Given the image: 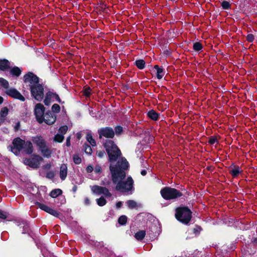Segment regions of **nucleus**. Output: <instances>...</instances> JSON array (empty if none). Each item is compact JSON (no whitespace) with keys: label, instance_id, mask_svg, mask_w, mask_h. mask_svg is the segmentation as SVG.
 I'll return each mask as SVG.
<instances>
[{"label":"nucleus","instance_id":"f257e3e1","mask_svg":"<svg viewBox=\"0 0 257 257\" xmlns=\"http://www.w3.org/2000/svg\"><path fill=\"white\" fill-rule=\"evenodd\" d=\"M113 182L116 184V190L121 192H126L133 188V180L131 177L125 179V174L123 171L116 172L112 165L110 166Z\"/></svg>","mask_w":257,"mask_h":257},{"label":"nucleus","instance_id":"f03ea898","mask_svg":"<svg viewBox=\"0 0 257 257\" xmlns=\"http://www.w3.org/2000/svg\"><path fill=\"white\" fill-rule=\"evenodd\" d=\"M24 81L28 83L32 95L38 101H41L44 97V88L39 83L38 77L32 73H29L24 76Z\"/></svg>","mask_w":257,"mask_h":257},{"label":"nucleus","instance_id":"7ed1b4c3","mask_svg":"<svg viewBox=\"0 0 257 257\" xmlns=\"http://www.w3.org/2000/svg\"><path fill=\"white\" fill-rule=\"evenodd\" d=\"M104 147L111 162L115 161L120 155V150L112 141H107L104 144Z\"/></svg>","mask_w":257,"mask_h":257},{"label":"nucleus","instance_id":"20e7f679","mask_svg":"<svg viewBox=\"0 0 257 257\" xmlns=\"http://www.w3.org/2000/svg\"><path fill=\"white\" fill-rule=\"evenodd\" d=\"M175 216L179 221L186 224L191 220V212L187 207H180L176 209Z\"/></svg>","mask_w":257,"mask_h":257},{"label":"nucleus","instance_id":"39448f33","mask_svg":"<svg viewBox=\"0 0 257 257\" xmlns=\"http://www.w3.org/2000/svg\"><path fill=\"white\" fill-rule=\"evenodd\" d=\"M33 143L37 145L40 150L44 156L49 157L51 154V151L47 148L46 142L41 136H36L33 138Z\"/></svg>","mask_w":257,"mask_h":257},{"label":"nucleus","instance_id":"423d86ee","mask_svg":"<svg viewBox=\"0 0 257 257\" xmlns=\"http://www.w3.org/2000/svg\"><path fill=\"white\" fill-rule=\"evenodd\" d=\"M162 196L166 200L174 199L182 196V193L174 188L165 187L161 190Z\"/></svg>","mask_w":257,"mask_h":257},{"label":"nucleus","instance_id":"0eeeda50","mask_svg":"<svg viewBox=\"0 0 257 257\" xmlns=\"http://www.w3.org/2000/svg\"><path fill=\"white\" fill-rule=\"evenodd\" d=\"M45 110L44 105L41 103H37L35 106V115L37 121L40 123L43 122Z\"/></svg>","mask_w":257,"mask_h":257},{"label":"nucleus","instance_id":"6e6552de","mask_svg":"<svg viewBox=\"0 0 257 257\" xmlns=\"http://www.w3.org/2000/svg\"><path fill=\"white\" fill-rule=\"evenodd\" d=\"M42 158L38 156H34L31 159H25L24 160V163L30 167L36 168L39 167Z\"/></svg>","mask_w":257,"mask_h":257},{"label":"nucleus","instance_id":"1a4fd4ad","mask_svg":"<svg viewBox=\"0 0 257 257\" xmlns=\"http://www.w3.org/2000/svg\"><path fill=\"white\" fill-rule=\"evenodd\" d=\"M25 141L20 138L15 139L13 143V146L12 148V151L16 155H18L19 152L23 150Z\"/></svg>","mask_w":257,"mask_h":257},{"label":"nucleus","instance_id":"9d476101","mask_svg":"<svg viewBox=\"0 0 257 257\" xmlns=\"http://www.w3.org/2000/svg\"><path fill=\"white\" fill-rule=\"evenodd\" d=\"M91 190L93 193L97 195L103 194L106 197L111 195L108 189L105 187L95 185L91 187Z\"/></svg>","mask_w":257,"mask_h":257},{"label":"nucleus","instance_id":"9b49d317","mask_svg":"<svg viewBox=\"0 0 257 257\" xmlns=\"http://www.w3.org/2000/svg\"><path fill=\"white\" fill-rule=\"evenodd\" d=\"M112 165L113 167V169L116 171V172L119 171H123L122 170L127 169L128 167V163L126 160L124 158H121L120 161L117 162V166L114 167L113 165L111 164L110 166Z\"/></svg>","mask_w":257,"mask_h":257},{"label":"nucleus","instance_id":"f8f14e48","mask_svg":"<svg viewBox=\"0 0 257 257\" xmlns=\"http://www.w3.org/2000/svg\"><path fill=\"white\" fill-rule=\"evenodd\" d=\"M98 134L100 138L102 137L112 138L114 135L113 130L110 127H105L100 129L98 130Z\"/></svg>","mask_w":257,"mask_h":257},{"label":"nucleus","instance_id":"ddd939ff","mask_svg":"<svg viewBox=\"0 0 257 257\" xmlns=\"http://www.w3.org/2000/svg\"><path fill=\"white\" fill-rule=\"evenodd\" d=\"M36 204L38 206V207L42 209V210L55 216V217H58L59 215V213L55 210L53 209L52 208H50V207L48 206L47 205H46L44 204L37 202Z\"/></svg>","mask_w":257,"mask_h":257},{"label":"nucleus","instance_id":"4468645a","mask_svg":"<svg viewBox=\"0 0 257 257\" xmlns=\"http://www.w3.org/2000/svg\"><path fill=\"white\" fill-rule=\"evenodd\" d=\"M7 93L9 96L16 99H18L22 101H24L25 100V97L16 89L11 88L7 91Z\"/></svg>","mask_w":257,"mask_h":257},{"label":"nucleus","instance_id":"2eb2a0df","mask_svg":"<svg viewBox=\"0 0 257 257\" xmlns=\"http://www.w3.org/2000/svg\"><path fill=\"white\" fill-rule=\"evenodd\" d=\"M56 120V116L55 115L51 113H47L43 116V121L48 125L53 124Z\"/></svg>","mask_w":257,"mask_h":257},{"label":"nucleus","instance_id":"dca6fc26","mask_svg":"<svg viewBox=\"0 0 257 257\" xmlns=\"http://www.w3.org/2000/svg\"><path fill=\"white\" fill-rule=\"evenodd\" d=\"M60 177L62 180H64L67 175V166L66 164H62L60 168Z\"/></svg>","mask_w":257,"mask_h":257},{"label":"nucleus","instance_id":"f3484780","mask_svg":"<svg viewBox=\"0 0 257 257\" xmlns=\"http://www.w3.org/2000/svg\"><path fill=\"white\" fill-rule=\"evenodd\" d=\"M23 151L27 154H31L33 152L32 144L30 142H25Z\"/></svg>","mask_w":257,"mask_h":257},{"label":"nucleus","instance_id":"a211bd4d","mask_svg":"<svg viewBox=\"0 0 257 257\" xmlns=\"http://www.w3.org/2000/svg\"><path fill=\"white\" fill-rule=\"evenodd\" d=\"M53 99V93L49 92L46 93L44 102L45 105H49Z\"/></svg>","mask_w":257,"mask_h":257},{"label":"nucleus","instance_id":"6ab92c4d","mask_svg":"<svg viewBox=\"0 0 257 257\" xmlns=\"http://www.w3.org/2000/svg\"><path fill=\"white\" fill-rule=\"evenodd\" d=\"M10 67V62L6 59L0 60V69L4 71Z\"/></svg>","mask_w":257,"mask_h":257},{"label":"nucleus","instance_id":"aec40b11","mask_svg":"<svg viewBox=\"0 0 257 257\" xmlns=\"http://www.w3.org/2000/svg\"><path fill=\"white\" fill-rule=\"evenodd\" d=\"M241 172L238 166H234L230 169V173L233 177H236Z\"/></svg>","mask_w":257,"mask_h":257},{"label":"nucleus","instance_id":"412c9836","mask_svg":"<svg viewBox=\"0 0 257 257\" xmlns=\"http://www.w3.org/2000/svg\"><path fill=\"white\" fill-rule=\"evenodd\" d=\"M9 112V109L7 107H3L0 112V118L2 119V121L4 122L5 117L7 116Z\"/></svg>","mask_w":257,"mask_h":257},{"label":"nucleus","instance_id":"4be33fe9","mask_svg":"<svg viewBox=\"0 0 257 257\" xmlns=\"http://www.w3.org/2000/svg\"><path fill=\"white\" fill-rule=\"evenodd\" d=\"M148 116L153 120H157L158 119L159 114L154 110H151L148 112Z\"/></svg>","mask_w":257,"mask_h":257},{"label":"nucleus","instance_id":"5701e85b","mask_svg":"<svg viewBox=\"0 0 257 257\" xmlns=\"http://www.w3.org/2000/svg\"><path fill=\"white\" fill-rule=\"evenodd\" d=\"M155 69L157 70V76L159 79H161L165 74L163 69L160 68L158 65H155Z\"/></svg>","mask_w":257,"mask_h":257},{"label":"nucleus","instance_id":"b1692460","mask_svg":"<svg viewBox=\"0 0 257 257\" xmlns=\"http://www.w3.org/2000/svg\"><path fill=\"white\" fill-rule=\"evenodd\" d=\"M10 72L14 76H19L21 73V71L18 67H14L11 69Z\"/></svg>","mask_w":257,"mask_h":257},{"label":"nucleus","instance_id":"393cba45","mask_svg":"<svg viewBox=\"0 0 257 257\" xmlns=\"http://www.w3.org/2000/svg\"><path fill=\"white\" fill-rule=\"evenodd\" d=\"M62 191L61 189H54V190H52L51 192L50 195L52 198H56L57 196L61 195L62 194Z\"/></svg>","mask_w":257,"mask_h":257},{"label":"nucleus","instance_id":"a878e982","mask_svg":"<svg viewBox=\"0 0 257 257\" xmlns=\"http://www.w3.org/2000/svg\"><path fill=\"white\" fill-rule=\"evenodd\" d=\"M145 235H146V232L145 231L140 230V231L137 232L135 234V236L137 239L142 240L144 238Z\"/></svg>","mask_w":257,"mask_h":257},{"label":"nucleus","instance_id":"bb28decb","mask_svg":"<svg viewBox=\"0 0 257 257\" xmlns=\"http://www.w3.org/2000/svg\"><path fill=\"white\" fill-rule=\"evenodd\" d=\"M86 140L92 146H95L96 145V142L90 134H87Z\"/></svg>","mask_w":257,"mask_h":257},{"label":"nucleus","instance_id":"cd10ccee","mask_svg":"<svg viewBox=\"0 0 257 257\" xmlns=\"http://www.w3.org/2000/svg\"><path fill=\"white\" fill-rule=\"evenodd\" d=\"M145 62L143 60H138L136 61V66L140 69L144 68Z\"/></svg>","mask_w":257,"mask_h":257},{"label":"nucleus","instance_id":"c85d7f7f","mask_svg":"<svg viewBox=\"0 0 257 257\" xmlns=\"http://www.w3.org/2000/svg\"><path fill=\"white\" fill-rule=\"evenodd\" d=\"M64 140V136L62 134H60L59 133L57 134L56 135H55L54 137V141L55 142L61 143Z\"/></svg>","mask_w":257,"mask_h":257},{"label":"nucleus","instance_id":"c756f323","mask_svg":"<svg viewBox=\"0 0 257 257\" xmlns=\"http://www.w3.org/2000/svg\"><path fill=\"white\" fill-rule=\"evenodd\" d=\"M97 204L100 206H103L106 204V200L103 197H100L96 199Z\"/></svg>","mask_w":257,"mask_h":257},{"label":"nucleus","instance_id":"7c9ffc66","mask_svg":"<svg viewBox=\"0 0 257 257\" xmlns=\"http://www.w3.org/2000/svg\"><path fill=\"white\" fill-rule=\"evenodd\" d=\"M126 203L130 208L133 209L137 207V203L134 200H128Z\"/></svg>","mask_w":257,"mask_h":257},{"label":"nucleus","instance_id":"2f4dec72","mask_svg":"<svg viewBox=\"0 0 257 257\" xmlns=\"http://www.w3.org/2000/svg\"><path fill=\"white\" fill-rule=\"evenodd\" d=\"M118 221L120 224L124 225L127 221V217L125 215H122L119 218Z\"/></svg>","mask_w":257,"mask_h":257},{"label":"nucleus","instance_id":"473e14b6","mask_svg":"<svg viewBox=\"0 0 257 257\" xmlns=\"http://www.w3.org/2000/svg\"><path fill=\"white\" fill-rule=\"evenodd\" d=\"M73 161L76 164H79L81 162V158L77 155H74L73 157Z\"/></svg>","mask_w":257,"mask_h":257},{"label":"nucleus","instance_id":"72a5a7b5","mask_svg":"<svg viewBox=\"0 0 257 257\" xmlns=\"http://www.w3.org/2000/svg\"><path fill=\"white\" fill-rule=\"evenodd\" d=\"M60 106L57 104H54L52 106V111L54 112L58 113L60 111Z\"/></svg>","mask_w":257,"mask_h":257},{"label":"nucleus","instance_id":"f704fd0d","mask_svg":"<svg viewBox=\"0 0 257 257\" xmlns=\"http://www.w3.org/2000/svg\"><path fill=\"white\" fill-rule=\"evenodd\" d=\"M202 48V45L199 42H196L193 45V48L195 51H200Z\"/></svg>","mask_w":257,"mask_h":257},{"label":"nucleus","instance_id":"c9c22d12","mask_svg":"<svg viewBox=\"0 0 257 257\" xmlns=\"http://www.w3.org/2000/svg\"><path fill=\"white\" fill-rule=\"evenodd\" d=\"M68 130V127L66 125H64L61 127L59 130V133L60 134H62L63 135L65 134Z\"/></svg>","mask_w":257,"mask_h":257},{"label":"nucleus","instance_id":"e433bc0d","mask_svg":"<svg viewBox=\"0 0 257 257\" xmlns=\"http://www.w3.org/2000/svg\"><path fill=\"white\" fill-rule=\"evenodd\" d=\"M84 151L85 152V153L87 154H91V153H92V149L91 148L87 145H86L84 146Z\"/></svg>","mask_w":257,"mask_h":257},{"label":"nucleus","instance_id":"4c0bfd02","mask_svg":"<svg viewBox=\"0 0 257 257\" xmlns=\"http://www.w3.org/2000/svg\"><path fill=\"white\" fill-rule=\"evenodd\" d=\"M0 82L5 88H7L9 86L8 82L3 78H0Z\"/></svg>","mask_w":257,"mask_h":257},{"label":"nucleus","instance_id":"58836bf2","mask_svg":"<svg viewBox=\"0 0 257 257\" xmlns=\"http://www.w3.org/2000/svg\"><path fill=\"white\" fill-rule=\"evenodd\" d=\"M222 7L224 9H227L229 7V3L226 1H223L222 3Z\"/></svg>","mask_w":257,"mask_h":257},{"label":"nucleus","instance_id":"ea45409f","mask_svg":"<svg viewBox=\"0 0 257 257\" xmlns=\"http://www.w3.org/2000/svg\"><path fill=\"white\" fill-rule=\"evenodd\" d=\"M122 131V127L120 126H117L115 127V133L116 134H120Z\"/></svg>","mask_w":257,"mask_h":257},{"label":"nucleus","instance_id":"a19ab883","mask_svg":"<svg viewBox=\"0 0 257 257\" xmlns=\"http://www.w3.org/2000/svg\"><path fill=\"white\" fill-rule=\"evenodd\" d=\"M247 40L248 41V42H252L253 40H254V36L252 35V34H248L247 36Z\"/></svg>","mask_w":257,"mask_h":257},{"label":"nucleus","instance_id":"79ce46f5","mask_svg":"<svg viewBox=\"0 0 257 257\" xmlns=\"http://www.w3.org/2000/svg\"><path fill=\"white\" fill-rule=\"evenodd\" d=\"M91 93V89L89 88H86L84 91V94L85 95L88 96Z\"/></svg>","mask_w":257,"mask_h":257},{"label":"nucleus","instance_id":"37998d69","mask_svg":"<svg viewBox=\"0 0 257 257\" xmlns=\"http://www.w3.org/2000/svg\"><path fill=\"white\" fill-rule=\"evenodd\" d=\"M46 177L48 178L52 179L54 177V173L53 172H49L47 174Z\"/></svg>","mask_w":257,"mask_h":257},{"label":"nucleus","instance_id":"c03bdc74","mask_svg":"<svg viewBox=\"0 0 257 257\" xmlns=\"http://www.w3.org/2000/svg\"><path fill=\"white\" fill-rule=\"evenodd\" d=\"M7 217V213L2 211H0V218L5 219Z\"/></svg>","mask_w":257,"mask_h":257},{"label":"nucleus","instance_id":"a18cd8bd","mask_svg":"<svg viewBox=\"0 0 257 257\" xmlns=\"http://www.w3.org/2000/svg\"><path fill=\"white\" fill-rule=\"evenodd\" d=\"M94 172L96 173H100L101 172V168L99 166H96L94 169Z\"/></svg>","mask_w":257,"mask_h":257},{"label":"nucleus","instance_id":"49530a36","mask_svg":"<svg viewBox=\"0 0 257 257\" xmlns=\"http://www.w3.org/2000/svg\"><path fill=\"white\" fill-rule=\"evenodd\" d=\"M86 170L87 173H91L93 171V168L91 165H88Z\"/></svg>","mask_w":257,"mask_h":257},{"label":"nucleus","instance_id":"de8ad7c7","mask_svg":"<svg viewBox=\"0 0 257 257\" xmlns=\"http://www.w3.org/2000/svg\"><path fill=\"white\" fill-rule=\"evenodd\" d=\"M217 141V139L215 138H211L209 140V143L210 144H214Z\"/></svg>","mask_w":257,"mask_h":257},{"label":"nucleus","instance_id":"09e8293b","mask_svg":"<svg viewBox=\"0 0 257 257\" xmlns=\"http://www.w3.org/2000/svg\"><path fill=\"white\" fill-rule=\"evenodd\" d=\"M97 155L99 157L102 158L104 156L105 153L103 151H99L97 152Z\"/></svg>","mask_w":257,"mask_h":257},{"label":"nucleus","instance_id":"8fccbe9b","mask_svg":"<svg viewBox=\"0 0 257 257\" xmlns=\"http://www.w3.org/2000/svg\"><path fill=\"white\" fill-rule=\"evenodd\" d=\"M53 99H55L58 102H61L59 96L56 94L53 93Z\"/></svg>","mask_w":257,"mask_h":257},{"label":"nucleus","instance_id":"3c124183","mask_svg":"<svg viewBox=\"0 0 257 257\" xmlns=\"http://www.w3.org/2000/svg\"><path fill=\"white\" fill-rule=\"evenodd\" d=\"M70 137H68L66 140V145L67 146H69L70 145Z\"/></svg>","mask_w":257,"mask_h":257},{"label":"nucleus","instance_id":"603ef678","mask_svg":"<svg viewBox=\"0 0 257 257\" xmlns=\"http://www.w3.org/2000/svg\"><path fill=\"white\" fill-rule=\"evenodd\" d=\"M122 205V202L119 201V202H118L116 204V206L117 208H119L121 207Z\"/></svg>","mask_w":257,"mask_h":257},{"label":"nucleus","instance_id":"864d4df0","mask_svg":"<svg viewBox=\"0 0 257 257\" xmlns=\"http://www.w3.org/2000/svg\"><path fill=\"white\" fill-rule=\"evenodd\" d=\"M85 204H87V205H88V204H89L90 203V201H89V199H88V198H86L85 199Z\"/></svg>","mask_w":257,"mask_h":257},{"label":"nucleus","instance_id":"5fc2aeb1","mask_svg":"<svg viewBox=\"0 0 257 257\" xmlns=\"http://www.w3.org/2000/svg\"><path fill=\"white\" fill-rule=\"evenodd\" d=\"M147 172H146V170H143L142 172H141V174L143 176H145Z\"/></svg>","mask_w":257,"mask_h":257},{"label":"nucleus","instance_id":"6e6d98bb","mask_svg":"<svg viewBox=\"0 0 257 257\" xmlns=\"http://www.w3.org/2000/svg\"><path fill=\"white\" fill-rule=\"evenodd\" d=\"M3 98L2 96H0V104L3 103Z\"/></svg>","mask_w":257,"mask_h":257},{"label":"nucleus","instance_id":"4d7b16f0","mask_svg":"<svg viewBox=\"0 0 257 257\" xmlns=\"http://www.w3.org/2000/svg\"><path fill=\"white\" fill-rule=\"evenodd\" d=\"M19 125H20V123H19V122H18L17 126L15 127L16 130H17L18 129Z\"/></svg>","mask_w":257,"mask_h":257}]
</instances>
